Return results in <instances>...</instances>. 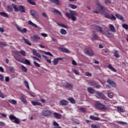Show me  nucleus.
<instances>
[{
	"instance_id": "1",
	"label": "nucleus",
	"mask_w": 128,
	"mask_h": 128,
	"mask_svg": "<svg viewBox=\"0 0 128 128\" xmlns=\"http://www.w3.org/2000/svg\"><path fill=\"white\" fill-rule=\"evenodd\" d=\"M70 13H66V16L68 18H70L72 20H73V22H76V17L74 16H78V14L77 12L74 11V10H70Z\"/></svg>"
},
{
	"instance_id": "2",
	"label": "nucleus",
	"mask_w": 128,
	"mask_h": 128,
	"mask_svg": "<svg viewBox=\"0 0 128 128\" xmlns=\"http://www.w3.org/2000/svg\"><path fill=\"white\" fill-rule=\"evenodd\" d=\"M94 106L96 108L100 110H102L103 112H106V110H108V108L106 106L98 102H96L94 104Z\"/></svg>"
},
{
	"instance_id": "3",
	"label": "nucleus",
	"mask_w": 128,
	"mask_h": 128,
	"mask_svg": "<svg viewBox=\"0 0 128 128\" xmlns=\"http://www.w3.org/2000/svg\"><path fill=\"white\" fill-rule=\"evenodd\" d=\"M12 6L16 12L20 11L21 12H26V7L24 6H20L18 7L16 4H12Z\"/></svg>"
},
{
	"instance_id": "4",
	"label": "nucleus",
	"mask_w": 128,
	"mask_h": 128,
	"mask_svg": "<svg viewBox=\"0 0 128 128\" xmlns=\"http://www.w3.org/2000/svg\"><path fill=\"white\" fill-rule=\"evenodd\" d=\"M88 84H90V86H94V88H100L102 87L100 85L98 84V83L94 81L88 80Z\"/></svg>"
},
{
	"instance_id": "5",
	"label": "nucleus",
	"mask_w": 128,
	"mask_h": 128,
	"mask_svg": "<svg viewBox=\"0 0 128 128\" xmlns=\"http://www.w3.org/2000/svg\"><path fill=\"white\" fill-rule=\"evenodd\" d=\"M9 118L11 120H14V122L15 124H20V119H18V118H16L14 115H10Z\"/></svg>"
},
{
	"instance_id": "6",
	"label": "nucleus",
	"mask_w": 128,
	"mask_h": 128,
	"mask_svg": "<svg viewBox=\"0 0 128 128\" xmlns=\"http://www.w3.org/2000/svg\"><path fill=\"white\" fill-rule=\"evenodd\" d=\"M84 52L86 54H88L90 56H94V51L90 48H86L84 50Z\"/></svg>"
},
{
	"instance_id": "7",
	"label": "nucleus",
	"mask_w": 128,
	"mask_h": 128,
	"mask_svg": "<svg viewBox=\"0 0 128 128\" xmlns=\"http://www.w3.org/2000/svg\"><path fill=\"white\" fill-rule=\"evenodd\" d=\"M30 14L34 18H40V15L38 14V12L34 10H31L30 11Z\"/></svg>"
},
{
	"instance_id": "8",
	"label": "nucleus",
	"mask_w": 128,
	"mask_h": 128,
	"mask_svg": "<svg viewBox=\"0 0 128 128\" xmlns=\"http://www.w3.org/2000/svg\"><path fill=\"white\" fill-rule=\"evenodd\" d=\"M104 16L106 18H110V20H116V16L112 14H104Z\"/></svg>"
},
{
	"instance_id": "9",
	"label": "nucleus",
	"mask_w": 128,
	"mask_h": 128,
	"mask_svg": "<svg viewBox=\"0 0 128 128\" xmlns=\"http://www.w3.org/2000/svg\"><path fill=\"white\" fill-rule=\"evenodd\" d=\"M15 54L19 56H26V52L24 50H21L20 52L16 51Z\"/></svg>"
},
{
	"instance_id": "10",
	"label": "nucleus",
	"mask_w": 128,
	"mask_h": 128,
	"mask_svg": "<svg viewBox=\"0 0 128 128\" xmlns=\"http://www.w3.org/2000/svg\"><path fill=\"white\" fill-rule=\"evenodd\" d=\"M107 82L108 84H110L112 86H114V88H116V84L114 82L112 81V80H110V79L107 80Z\"/></svg>"
},
{
	"instance_id": "11",
	"label": "nucleus",
	"mask_w": 128,
	"mask_h": 128,
	"mask_svg": "<svg viewBox=\"0 0 128 128\" xmlns=\"http://www.w3.org/2000/svg\"><path fill=\"white\" fill-rule=\"evenodd\" d=\"M41 114L43 116H50V111L48 110H43Z\"/></svg>"
},
{
	"instance_id": "12",
	"label": "nucleus",
	"mask_w": 128,
	"mask_h": 128,
	"mask_svg": "<svg viewBox=\"0 0 128 128\" xmlns=\"http://www.w3.org/2000/svg\"><path fill=\"white\" fill-rule=\"evenodd\" d=\"M92 34V40H96L98 38V34L94 31H93Z\"/></svg>"
},
{
	"instance_id": "13",
	"label": "nucleus",
	"mask_w": 128,
	"mask_h": 128,
	"mask_svg": "<svg viewBox=\"0 0 128 128\" xmlns=\"http://www.w3.org/2000/svg\"><path fill=\"white\" fill-rule=\"evenodd\" d=\"M17 30H18V32H22V34H24L28 32L27 28H24L22 30V28L18 26H17Z\"/></svg>"
},
{
	"instance_id": "14",
	"label": "nucleus",
	"mask_w": 128,
	"mask_h": 128,
	"mask_svg": "<svg viewBox=\"0 0 128 128\" xmlns=\"http://www.w3.org/2000/svg\"><path fill=\"white\" fill-rule=\"evenodd\" d=\"M53 116L55 118H57L58 120H60L62 118V114L60 113L54 112L53 113Z\"/></svg>"
},
{
	"instance_id": "15",
	"label": "nucleus",
	"mask_w": 128,
	"mask_h": 128,
	"mask_svg": "<svg viewBox=\"0 0 128 128\" xmlns=\"http://www.w3.org/2000/svg\"><path fill=\"white\" fill-rule=\"evenodd\" d=\"M64 60V58H55L53 60L54 65L56 66V64H58V60Z\"/></svg>"
},
{
	"instance_id": "16",
	"label": "nucleus",
	"mask_w": 128,
	"mask_h": 128,
	"mask_svg": "<svg viewBox=\"0 0 128 128\" xmlns=\"http://www.w3.org/2000/svg\"><path fill=\"white\" fill-rule=\"evenodd\" d=\"M96 32H100V34H104V32L102 31V28L100 26H97V28H96Z\"/></svg>"
},
{
	"instance_id": "17",
	"label": "nucleus",
	"mask_w": 128,
	"mask_h": 128,
	"mask_svg": "<svg viewBox=\"0 0 128 128\" xmlns=\"http://www.w3.org/2000/svg\"><path fill=\"white\" fill-rule=\"evenodd\" d=\"M22 64H27L28 66H30V62L28 60V59H26L25 60L24 59H22Z\"/></svg>"
},
{
	"instance_id": "18",
	"label": "nucleus",
	"mask_w": 128,
	"mask_h": 128,
	"mask_svg": "<svg viewBox=\"0 0 128 128\" xmlns=\"http://www.w3.org/2000/svg\"><path fill=\"white\" fill-rule=\"evenodd\" d=\"M65 88H74V86H72V84H70L69 82H66V84L65 86Z\"/></svg>"
},
{
	"instance_id": "19",
	"label": "nucleus",
	"mask_w": 128,
	"mask_h": 128,
	"mask_svg": "<svg viewBox=\"0 0 128 128\" xmlns=\"http://www.w3.org/2000/svg\"><path fill=\"white\" fill-rule=\"evenodd\" d=\"M31 102L32 104H33V106H42V103L38 102L36 101H32Z\"/></svg>"
},
{
	"instance_id": "20",
	"label": "nucleus",
	"mask_w": 128,
	"mask_h": 128,
	"mask_svg": "<svg viewBox=\"0 0 128 128\" xmlns=\"http://www.w3.org/2000/svg\"><path fill=\"white\" fill-rule=\"evenodd\" d=\"M28 24L30 26H33L34 28H38V25L36 24H34L32 22V20H29L28 22Z\"/></svg>"
},
{
	"instance_id": "21",
	"label": "nucleus",
	"mask_w": 128,
	"mask_h": 128,
	"mask_svg": "<svg viewBox=\"0 0 128 128\" xmlns=\"http://www.w3.org/2000/svg\"><path fill=\"white\" fill-rule=\"evenodd\" d=\"M87 90L90 92V94H94L96 92V90L92 88H88Z\"/></svg>"
},
{
	"instance_id": "22",
	"label": "nucleus",
	"mask_w": 128,
	"mask_h": 128,
	"mask_svg": "<svg viewBox=\"0 0 128 128\" xmlns=\"http://www.w3.org/2000/svg\"><path fill=\"white\" fill-rule=\"evenodd\" d=\"M42 58L48 62H49V64H52V60L50 59H48V56H46L45 55L42 56Z\"/></svg>"
},
{
	"instance_id": "23",
	"label": "nucleus",
	"mask_w": 128,
	"mask_h": 128,
	"mask_svg": "<svg viewBox=\"0 0 128 128\" xmlns=\"http://www.w3.org/2000/svg\"><path fill=\"white\" fill-rule=\"evenodd\" d=\"M22 40H24L25 44H28V46H32V44L30 43V42L28 40L24 38V37H23Z\"/></svg>"
},
{
	"instance_id": "24",
	"label": "nucleus",
	"mask_w": 128,
	"mask_h": 128,
	"mask_svg": "<svg viewBox=\"0 0 128 128\" xmlns=\"http://www.w3.org/2000/svg\"><path fill=\"white\" fill-rule=\"evenodd\" d=\"M108 68H109V70H111L114 72H116V69L114 67H112V64H109L108 66Z\"/></svg>"
},
{
	"instance_id": "25",
	"label": "nucleus",
	"mask_w": 128,
	"mask_h": 128,
	"mask_svg": "<svg viewBox=\"0 0 128 128\" xmlns=\"http://www.w3.org/2000/svg\"><path fill=\"white\" fill-rule=\"evenodd\" d=\"M115 16L117 18H118V20L124 21V16H122V15L120 14H116Z\"/></svg>"
},
{
	"instance_id": "26",
	"label": "nucleus",
	"mask_w": 128,
	"mask_h": 128,
	"mask_svg": "<svg viewBox=\"0 0 128 128\" xmlns=\"http://www.w3.org/2000/svg\"><path fill=\"white\" fill-rule=\"evenodd\" d=\"M52 2L56 4V6H58L60 4V0H50Z\"/></svg>"
},
{
	"instance_id": "27",
	"label": "nucleus",
	"mask_w": 128,
	"mask_h": 128,
	"mask_svg": "<svg viewBox=\"0 0 128 128\" xmlns=\"http://www.w3.org/2000/svg\"><path fill=\"white\" fill-rule=\"evenodd\" d=\"M90 120H100V118L98 117H94V116H90Z\"/></svg>"
},
{
	"instance_id": "28",
	"label": "nucleus",
	"mask_w": 128,
	"mask_h": 128,
	"mask_svg": "<svg viewBox=\"0 0 128 128\" xmlns=\"http://www.w3.org/2000/svg\"><path fill=\"white\" fill-rule=\"evenodd\" d=\"M98 8H100V10H102V12H104V6H102V4H100V2H98Z\"/></svg>"
},
{
	"instance_id": "29",
	"label": "nucleus",
	"mask_w": 128,
	"mask_h": 128,
	"mask_svg": "<svg viewBox=\"0 0 128 128\" xmlns=\"http://www.w3.org/2000/svg\"><path fill=\"white\" fill-rule=\"evenodd\" d=\"M14 58L15 60H17V62H22V59H20V57H18V56H14Z\"/></svg>"
},
{
	"instance_id": "30",
	"label": "nucleus",
	"mask_w": 128,
	"mask_h": 128,
	"mask_svg": "<svg viewBox=\"0 0 128 128\" xmlns=\"http://www.w3.org/2000/svg\"><path fill=\"white\" fill-rule=\"evenodd\" d=\"M110 30L112 32H116V28H114V26L112 24L110 25Z\"/></svg>"
},
{
	"instance_id": "31",
	"label": "nucleus",
	"mask_w": 128,
	"mask_h": 128,
	"mask_svg": "<svg viewBox=\"0 0 128 128\" xmlns=\"http://www.w3.org/2000/svg\"><path fill=\"white\" fill-rule=\"evenodd\" d=\"M0 16H4V18H8V15L4 12H0Z\"/></svg>"
},
{
	"instance_id": "32",
	"label": "nucleus",
	"mask_w": 128,
	"mask_h": 128,
	"mask_svg": "<svg viewBox=\"0 0 128 128\" xmlns=\"http://www.w3.org/2000/svg\"><path fill=\"white\" fill-rule=\"evenodd\" d=\"M53 12L55 14H59V16H62V13L60 11H58V10L56 8L53 9Z\"/></svg>"
},
{
	"instance_id": "33",
	"label": "nucleus",
	"mask_w": 128,
	"mask_h": 128,
	"mask_svg": "<svg viewBox=\"0 0 128 128\" xmlns=\"http://www.w3.org/2000/svg\"><path fill=\"white\" fill-rule=\"evenodd\" d=\"M117 110L118 112H124V110L121 107H117Z\"/></svg>"
},
{
	"instance_id": "34",
	"label": "nucleus",
	"mask_w": 128,
	"mask_h": 128,
	"mask_svg": "<svg viewBox=\"0 0 128 128\" xmlns=\"http://www.w3.org/2000/svg\"><path fill=\"white\" fill-rule=\"evenodd\" d=\"M69 6L71 8H72L73 10H76V8H78V6H76L74 4H70Z\"/></svg>"
},
{
	"instance_id": "35",
	"label": "nucleus",
	"mask_w": 128,
	"mask_h": 128,
	"mask_svg": "<svg viewBox=\"0 0 128 128\" xmlns=\"http://www.w3.org/2000/svg\"><path fill=\"white\" fill-rule=\"evenodd\" d=\"M20 100L24 104H26V98H24V96L22 95L20 98Z\"/></svg>"
},
{
	"instance_id": "36",
	"label": "nucleus",
	"mask_w": 128,
	"mask_h": 128,
	"mask_svg": "<svg viewBox=\"0 0 128 128\" xmlns=\"http://www.w3.org/2000/svg\"><path fill=\"white\" fill-rule=\"evenodd\" d=\"M8 102H10V104H16V100H8Z\"/></svg>"
},
{
	"instance_id": "37",
	"label": "nucleus",
	"mask_w": 128,
	"mask_h": 128,
	"mask_svg": "<svg viewBox=\"0 0 128 128\" xmlns=\"http://www.w3.org/2000/svg\"><path fill=\"white\" fill-rule=\"evenodd\" d=\"M117 124H122V126H126L128 125V123L122 121H117L116 122Z\"/></svg>"
},
{
	"instance_id": "38",
	"label": "nucleus",
	"mask_w": 128,
	"mask_h": 128,
	"mask_svg": "<svg viewBox=\"0 0 128 128\" xmlns=\"http://www.w3.org/2000/svg\"><path fill=\"white\" fill-rule=\"evenodd\" d=\"M0 46L2 48H4V46H8V44H6V42H0Z\"/></svg>"
},
{
	"instance_id": "39",
	"label": "nucleus",
	"mask_w": 128,
	"mask_h": 128,
	"mask_svg": "<svg viewBox=\"0 0 128 128\" xmlns=\"http://www.w3.org/2000/svg\"><path fill=\"white\" fill-rule=\"evenodd\" d=\"M22 70L24 72H28V68L24 66V65L22 66Z\"/></svg>"
},
{
	"instance_id": "40",
	"label": "nucleus",
	"mask_w": 128,
	"mask_h": 128,
	"mask_svg": "<svg viewBox=\"0 0 128 128\" xmlns=\"http://www.w3.org/2000/svg\"><path fill=\"white\" fill-rule=\"evenodd\" d=\"M68 100L72 104H76V100L73 98H68Z\"/></svg>"
},
{
	"instance_id": "41",
	"label": "nucleus",
	"mask_w": 128,
	"mask_h": 128,
	"mask_svg": "<svg viewBox=\"0 0 128 128\" xmlns=\"http://www.w3.org/2000/svg\"><path fill=\"white\" fill-rule=\"evenodd\" d=\"M99 96L100 98H102V100H105L106 98V96H104V94L100 92L99 94Z\"/></svg>"
},
{
	"instance_id": "42",
	"label": "nucleus",
	"mask_w": 128,
	"mask_h": 128,
	"mask_svg": "<svg viewBox=\"0 0 128 128\" xmlns=\"http://www.w3.org/2000/svg\"><path fill=\"white\" fill-rule=\"evenodd\" d=\"M28 4H32V6H36V4L34 2L32 1V0H27Z\"/></svg>"
},
{
	"instance_id": "43",
	"label": "nucleus",
	"mask_w": 128,
	"mask_h": 128,
	"mask_svg": "<svg viewBox=\"0 0 128 128\" xmlns=\"http://www.w3.org/2000/svg\"><path fill=\"white\" fill-rule=\"evenodd\" d=\"M114 56L116 58H120V54H118V52L116 50L114 52Z\"/></svg>"
},
{
	"instance_id": "44",
	"label": "nucleus",
	"mask_w": 128,
	"mask_h": 128,
	"mask_svg": "<svg viewBox=\"0 0 128 128\" xmlns=\"http://www.w3.org/2000/svg\"><path fill=\"white\" fill-rule=\"evenodd\" d=\"M106 34L109 38L114 37V35L112 34V33L108 32V30H106Z\"/></svg>"
},
{
	"instance_id": "45",
	"label": "nucleus",
	"mask_w": 128,
	"mask_h": 128,
	"mask_svg": "<svg viewBox=\"0 0 128 128\" xmlns=\"http://www.w3.org/2000/svg\"><path fill=\"white\" fill-rule=\"evenodd\" d=\"M42 16L45 18H46V20H49L48 16V14H46V12H42Z\"/></svg>"
},
{
	"instance_id": "46",
	"label": "nucleus",
	"mask_w": 128,
	"mask_h": 128,
	"mask_svg": "<svg viewBox=\"0 0 128 128\" xmlns=\"http://www.w3.org/2000/svg\"><path fill=\"white\" fill-rule=\"evenodd\" d=\"M24 84L26 86V88H28V90H30V86H28V81L25 80L24 82Z\"/></svg>"
},
{
	"instance_id": "47",
	"label": "nucleus",
	"mask_w": 128,
	"mask_h": 128,
	"mask_svg": "<svg viewBox=\"0 0 128 128\" xmlns=\"http://www.w3.org/2000/svg\"><path fill=\"white\" fill-rule=\"evenodd\" d=\"M104 4H112V0H104Z\"/></svg>"
},
{
	"instance_id": "48",
	"label": "nucleus",
	"mask_w": 128,
	"mask_h": 128,
	"mask_svg": "<svg viewBox=\"0 0 128 128\" xmlns=\"http://www.w3.org/2000/svg\"><path fill=\"white\" fill-rule=\"evenodd\" d=\"M53 124H54V126H55L56 128H57L58 126H60V124H58L56 122V121H54Z\"/></svg>"
},
{
	"instance_id": "49",
	"label": "nucleus",
	"mask_w": 128,
	"mask_h": 128,
	"mask_svg": "<svg viewBox=\"0 0 128 128\" xmlns=\"http://www.w3.org/2000/svg\"><path fill=\"white\" fill-rule=\"evenodd\" d=\"M7 8L8 9V12H12V8L10 6H8Z\"/></svg>"
},
{
	"instance_id": "50",
	"label": "nucleus",
	"mask_w": 128,
	"mask_h": 128,
	"mask_svg": "<svg viewBox=\"0 0 128 128\" xmlns=\"http://www.w3.org/2000/svg\"><path fill=\"white\" fill-rule=\"evenodd\" d=\"M44 53L45 54H46L47 56H54L53 55H52V54H51V53L50 52H44Z\"/></svg>"
},
{
	"instance_id": "51",
	"label": "nucleus",
	"mask_w": 128,
	"mask_h": 128,
	"mask_svg": "<svg viewBox=\"0 0 128 128\" xmlns=\"http://www.w3.org/2000/svg\"><path fill=\"white\" fill-rule=\"evenodd\" d=\"M34 66H36L37 68H40V64H38V63L36 62V61L34 62Z\"/></svg>"
},
{
	"instance_id": "52",
	"label": "nucleus",
	"mask_w": 128,
	"mask_h": 128,
	"mask_svg": "<svg viewBox=\"0 0 128 128\" xmlns=\"http://www.w3.org/2000/svg\"><path fill=\"white\" fill-rule=\"evenodd\" d=\"M85 76H92V75L90 72H86Z\"/></svg>"
},
{
	"instance_id": "53",
	"label": "nucleus",
	"mask_w": 128,
	"mask_h": 128,
	"mask_svg": "<svg viewBox=\"0 0 128 128\" xmlns=\"http://www.w3.org/2000/svg\"><path fill=\"white\" fill-rule=\"evenodd\" d=\"M122 28H125V30H128V25L126 24H123L122 25Z\"/></svg>"
},
{
	"instance_id": "54",
	"label": "nucleus",
	"mask_w": 128,
	"mask_h": 128,
	"mask_svg": "<svg viewBox=\"0 0 128 128\" xmlns=\"http://www.w3.org/2000/svg\"><path fill=\"white\" fill-rule=\"evenodd\" d=\"M97 27H98V26H96V24H92L91 26L93 30H96Z\"/></svg>"
},
{
	"instance_id": "55",
	"label": "nucleus",
	"mask_w": 128,
	"mask_h": 128,
	"mask_svg": "<svg viewBox=\"0 0 128 128\" xmlns=\"http://www.w3.org/2000/svg\"><path fill=\"white\" fill-rule=\"evenodd\" d=\"M0 98H4V96L2 94V90H0Z\"/></svg>"
},
{
	"instance_id": "56",
	"label": "nucleus",
	"mask_w": 128,
	"mask_h": 128,
	"mask_svg": "<svg viewBox=\"0 0 128 128\" xmlns=\"http://www.w3.org/2000/svg\"><path fill=\"white\" fill-rule=\"evenodd\" d=\"M9 68L10 70V72H14V66H10Z\"/></svg>"
},
{
	"instance_id": "57",
	"label": "nucleus",
	"mask_w": 128,
	"mask_h": 128,
	"mask_svg": "<svg viewBox=\"0 0 128 128\" xmlns=\"http://www.w3.org/2000/svg\"><path fill=\"white\" fill-rule=\"evenodd\" d=\"M60 104H61L62 106H64V100H61L60 102Z\"/></svg>"
},
{
	"instance_id": "58",
	"label": "nucleus",
	"mask_w": 128,
	"mask_h": 128,
	"mask_svg": "<svg viewBox=\"0 0 128 128\" xmlns=\"http://www.w3.org/2000/svg\"><path fill=\"white\" fill-rule=\"evenodd\" d=\"M108 96L110 98H112L114 96L112 95V93H108Z\"/></svg>"
},
{
	"instance_id": "59",
	"label": "nucleus",
	"mask_w": 128,
	"mask_h": 128,
	"mask_svg": "<svg viewBox=\"0 0 128 128\" xmlns=\"http://www.w3.org/2000/svg\"><path fill=\"white\" fill-rule=\"evenodd\" d=\"M91 128H100V126H98L96 125L92 124L91 125Z\"/></svg>"
},
{
	"instance_id": "60",
	"label": "nucleus",
	"mask_w": 128,
	"mask_h": 128,
	"mask_svg": "<svg viewBox=\"0 0 128 128\" xmlns=\"http://www.w3.org/2000/svg\"><path fill=\"white\" fill-rule=\"evenodd\" d=\"M72 72H74V74H76L77 76H78V74H78V72L76 70H72Z\"/></svg>"
},
{
	"instance_id": "61",
	"label": "nucleus",
	"mask_w": 128,
	"mask_h": 128,
	"mask_svg": "<svg viewBox=\"0 0 128 128\" xmlns=\"http://www.w3.org/2000/svg\"><path fill=\"white\" fill-rule=\"evenodd\" d=\"M80 110L82 112H86V109H84V108H80Z\"/></svg>"
},
{
	"instance_id": "62",
	"label": "nucleus",
	"mask_w": 128,
	"mask_h": 128,
	"mask_svg": "<svg viewBox=\"0 0 128 128\" xmlns=\"http://www.w3.org/2000/svg\"><path fill=\"white\" fill-rule=\"evenodd\" d=\"M64 52H66V54H70V51L68 49L64 48Z\"/></svg>"
},
{
	"instance_id": "63",
	"label": "nucleus",
	"mask_w": 128,
	"mask_h": 128,
	"mask_svg": "<svg viewBox=\"0 0 128 128\" xmlns=\"http://www.w3.org/2000/svg\"><path fill=\"white\" fill-rule=\"evenodd\" d=\"M34 38H36V40H40V38L38 35H34Z\"/></svg>"
},
{
	"instance_id": "64",
	"label": "nucleus",
	"mask_w": 128,
	"mask_h": 128,
	"mask_svg": "<svg viewBox=\"0 0 128 128\" xmlns=\"http://www.w3.org/2000/svg\"><path fill=\"white\" fill-rule=\"evenodd\" d=\"M72 64H73V66H78L76 62L74 60H72Z\"/></svg>"
}]
</instances>
